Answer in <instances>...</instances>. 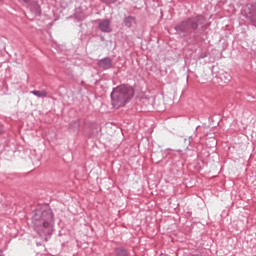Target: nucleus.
<instances>
[{"label": "nucleus", "mask_w": 256, "mask_h": 256, "mask_svg": "<svg viewBox=\"0 0 256 256\" xmlns=\"http://www.w3.org/2000/svg\"><path fill=\"white\" fill-rule=\"evenodd\" d=\"M32 95H35V97H39L41 99H45V97H47V91L45 90H42V91H39V90H34V91H31Z\"/></svg>", "instance_id": "9"}, {"label": "nucleus", "mask_w": 256, "mask_h": 256, "mask_svg": "<svg viewBox=\"0 0 256 256\" xmlns=\"http://www.w3.org/2000/svg\"><path fill=\"white\" fill-rule=\"evenodd\" d=\"M79 127H81V124L79 123V120L72 121L69 124L70 131L77 132L79 131Z\"/></svg>", "instance_id": "8"}, {"label": "nucleus", "mask_w": 256, "mask_h": 256, "mask_svg": "<svg viewBox=\"0 0 256 256\" xmlns=\"http://www.w3.org/2000/svg\"><path fill=\"white\" fill-rule=\"evenodd\" d=\"M212 143L213 145H217V141L215 140V138H212Z\"/></svg>", "instance_id": "15"}, {"label": "nucleus", "mask_w": 256, "mask_h": 256, "mask_svg": "<svg viewBox=\"0 0 256 256\" xmlns=\"http://www.w3.org/2000/svg\"><path fill=\"white\" fill-rule=\"evenodd\" d=\"M116 256H129V252L125 248H118L116 249Z\"/></svg>", "instance_id": "10"}, {"label": "nucleus", "mask_w": 256, "mask_h": 256, "mask_svg": "<svg viewBox=\"0 0 256 256\" xmlns=\"http://www.w3.org/2000/svg\"><path fill=\"white\" fill-rule=\"evenodd\" d=\"M123 23L125 27H128V29H131V27L136 25L137 21L135 19V16H127L124 18Z\"/></svg>", "instance_id": "6"}, {"label": "nucleus", "mask_w": 256, "mask_h": 256, "mask_svg": "<svg viewBox=\"0 0 256 256\" xmlns=\"http://www.w3.org/2000/svg\"><path fill=\"white\" fill-rule=\"evenodd\" d=\"M98 67H100V69H104V70L112 69L113 68V60L109 57L100 59L98 61Z\"/></svg>", "instance_id": "4"}, {"label": "nucleus", "mask_w": 256, "mask_h": 256, "mask_svg": "<svg viewBox=\"0 0 256 256\" xmlns=\"http://www.w3.org/2000/svg\"><path fill=\"white\" fill-rule=\"evenodd\" d=\"M231 79V76H228V81Z\"/></svg>", "instance_id": "16"}, {"label": "nucleus", "mask_w": 256, "mask_h": 256, "mask_svg": "<svg viewBox=\"0 0 256 256\" xmlns=\"http://www.w3.org/2000/svg\"><path fill=\"white\" fill-rule=\"evenodd\" d=\"M32 225L42 241H49L55 231V216L51 208H38L32 216Z\"/></svg>", "instance_id": "1"}, {"label": "nucleus", "mask_w": 256, "mask_h": 256, "mask_svg": "<svg viewBox=\"0 0 256 256\" xmlns=\"http://www.w3.org/2000/svg\"><path fill=\"white\" fill-rule=\"evenodd\" d=\"M37 9H40V7H39V6H37Z\"/></svg>", "instance_id": "17"}, {"label": "nucleus", "mask_w": 256, "mask_h": 256, "mask_svg": "<svg viewBox=\"0 0 256 256\" xmlns=\"http://www.w3.org/2000/svg\"><path fill=\"white\" fill-rule=\"evenodd\" d=\"M19 3H22L23 5H26V7H29L31 3H33V0H18Z\"/></svg>", "instance_id": "11"}, {"label": "nucleus", "mask_w": 256, "mask_h": 256, "mask_svg": "<svg viewBox=\"0 0 256 256\" xmlns=\"http://www.w3.org/2000/svg\"><path fill=\"white\" fill-rule=\"evenodd\" d=\"M135 95V90L133 87L128 85H120L113 89L110 97L112 101V106L115 109H120V107H125L129 103L133 96Z\"/></svg>", "instance_id": "2"}, {"label": "nucleus", "mask_w": 256, "mask_h": 256, "mask_svg": "<svg viewBox=\"0 0 256 256\" xmlns=\"http://www.w3.org/2000/svg\"><path fill=\"white\" fill-rule=\"evenodd\" d=\"M4 129H3V125L0 124V135L1 133H3Z\"/></svg>", "instance_id": "14"}, {"label": "nucleus", "mask_w": 256, "mask_h": 256, "mask_svg": "<svg viewBox=\"0 0 256 256\" xmlns=\"http://www.w3.org/2000/svg\"><path fill=\"white\" fill-rule=\"evenodd\" d=\"M209 55V53L207 52H202L199 56L198 59H205V57H207Z\"/></svg>", "instance_id": "13"}, {"label": "nucleus", "mask_w": 256, "mask_h": 256, "mask_svg": "<svg viewBox=\"0 0 256 256\" xmlns=\"http://www.w3.org/2000/svg\"><path fill=\"white\" fill-rule=\"evenodd\" d=\"M247 19H250L252 23H256V6H251L248 13H246Z\"/></svg>", "instance_id": "7"}, {"label": "nucleus", "mask_w": 256, "mask_h": 256, "mask_svg": "<svg viewBox=\"0 0 256 256\" xmlns=\"http://www.w3.org/2000/svg\"><path fill=\"white\" fill-rule=\"evenodd\" d=\"M98 29H100V31H102V33H111V31H112L111 20H109V19L102 20L98 25Z\"/></svg>", "instance_id": "5"}, {"label": "nucleus", "mask_w": 256, "mask_h": 256, "mask_svg": "<svg viewBox=\"0 0 256 256\" xmlns=\"http://www.w3.org/2000/svg\"><path fill=\"white\" fill-rule=\"evenodd\" d=\"M102 3H106V5H111L112 3H117V0H100Z\"/></svg>", "instance_id": "12"}, {"label": "nucleus", "mask_w": 256, "mask_h": 256, "mask_svg": "<svg viewBox=\"0 0 256 256\" xmlns=\"http://www.w3.org/2000/svg\"><path fill=\"white\" fill-rule=\"evenodd\" d=\"M197 27H199V17L188 18L187 20L182 21L180 24L175 26V31L178 35H183V37H187V35H191L193 31H197Z\"/></svg>", "instance_id": "3"}]
</instances>
